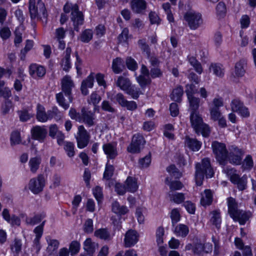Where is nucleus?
<instances>
[{"label":"nucleus","mask_w":256,"mask_h":256,"mask_svg":"<svg viewBox=\"0 0 256 256\" xmlns=\"http://www.w3.org/2000/svg\"><path fill=\"white\" fill-rule=\"evenodd\" d=\"M214 174L212 168L210 160L208 158H204L201 164H197L196 166L195 180L197 186H201L204 175L206 178H211Z\"/></svg>","instance_id":"nucleus-1"},{"label":"nucleus","mask_w":256,"mask_h":256,"mask_svg":"<svg viewBox=\"0 0 256 256\" xmlns=\"http://www.w3.org/2000/svg\"><path fill=\"white\" fill-rule=\"evenodd\" d=\"M227 202L228 212L230 217L234 221L238 222L240 224H244L248 220L250 214L239 210L236 200L232 198H228Z\"/></svg>","instance_id":"nucleus-2"},{"label":"nucleus","mask_w":256,"mask_h":256,"mask_svg":"<svg viewBox=\"0 0 256 256\" xmlns=\"http://www.w3.org/2000/svg\"><path fill=\"white\" fill-rule=\"evenodd\" d=\"M190 121L192 128L198 134H202L203 136H208L210 132L208 126L203 122L199 113L196 111L191 112Z\"/></svg>","instance_id":"nucleus-3"},{"label":"nucleus","mask_w":256,"mask_h":256,"mask_svg":"<svg viewBox=\"0 0 256 256\" xmlns=\"http://www.w3.org/2000/svg\"><path fill=\"white\" fill-rule=\"evenodd\" d=\"M223 172L226 174L231 182L237 186L239 190H242L246 189L248 180V177L246 174L240 178L235 169L229 167L224 168Z\"/></svg>","instance_id":"nucleus-4"},{"label":"nucleus","mask_w":256,"mask_h":256,"mask_svg":"<svg viewBox=\"0 0 256 256\" xmlns=\"http://www.w3.org/2000/svg\"><path fill=\"white\" fill-rule=\"evenodd\" d=\"M64 11L66 14L71 12V20L73 22L74 28L78 31V26L83 24L84 18L82 14L78 11V6L67 2L64 6Z\"/></svg>","instance_id":"nucleus-5"},{"label":"nucleus","mask_w":256,"mask_h":256,"mask_svg":"<svg viewBox=\"0 0 256 256\" xmlns=\"http://www.w3.org/2000/svg\"><path fill=\"white\" fill-rule=\"evenodd\" d=\"M184 18L188 22L190 28L192 30L197 29L202 23L201 14L192 10L186 12Z\"/></svg>","instance_id":"nucleus-6"},{"label":"nucleus","mask_w":256,"mask_h":256,"mask_svg":"<svg viewBox=\"0 0 256 256\" xmlns=\"http://www.w3.org/2000/svg\"><path fill=\"white\" fill-rule=\"evenodd\" d=\"M213 152L219 163L223 165L228 159V152L224 144L214 142L212 144Z\"/></svg>","instance_id":"nucleus-7"},{"label":"nucleus","mask_w":256,"mask_h":256,"mask_svg":"<svg viewBox=\"0 0 256 256\" xmlns=\"http://www.w3.org/2000/svg\"><path fill=\"white\" fill-rule=\"evenodd\" d=\"M46 180L42 174H39L36 177L31 178L28 184L29 190L34 194H38L42 192L45 186Z\"/></svg>","instance_id":"nucleus-8"},{"label":"nucleus","mask_w":256,"mask_h":256,"mask_svg":"<svg viewBox=\"0 0 256 256\" xmlns=\"http://www.w3.org/2000/svg\"><path fill=\"white\" fill-rule=\"evenodd\" d=\"M146 141L142 135L136 134L134 135L131 144L128 147V152L132 154L138 153L144 147Z\"/></svg>","instance_id":"nucleus-9"},{"label":"nucleus","mask_w":256,"mask_h":256,"mask_svg":"<svg viewBox=\"0 0 256 256\" xmlns=\"http://www.w3.org/2000/svg\"><path fill=\"white\" fill-rule=\"evenodd\" d=\"M77 146L79 148L86 147L90 141V136L82 126L78 128V132L76 136Z\"/></svg>","instance_id":"nucleus-10"},{"label":"nucleus","mask_w":256,"mask_h":256,"mask_svg":"<svg viewBox=\"0 0 256 256\" xmlns=\"http://www.w3.org/2000/svg\"><path fill=\"white\" fill-rule=\"evenodd\" d=\"M80 244L77 240L72 241L70 245L68 250L66 248H60L59 250L58 256H69V254L71 256H75L80 250Z\"/></svg>","instance_id":"nucleus-11"},{"label":"nucleus","mask_w":256,"mask_h":256,"mask_svg":"<svg viewBox=\"0 0 256 256\" xmlns=\"http://www.w3.org/2000/svg\"><path fill=\"white\" fill-rule=\"evenodd\" d=\"M45 10L44 4L40 0H30L29 10L32 18L38 16V10L44 13Z\"/></svg>","instance_id":"nucleus-12"},{"label":"nucleus","mask_w":256,"mask_h":256,"mask_svg":"<svg viewBox=\"0 0 256 256\" xmlns=\"http://www.w3.org/2000/svg\"><path fill=\"white\" fill-rule=\"evenodd\" d=\"M61 84L62 92H64L66 96L68 97L69 102H72L71 91L74 86L73 80L70 76L66 75L62 78Z\"/></svg>","instance_id":"nucleus-13"},{"label":"nucleus","mask_w":256,"mask_h":256,"mask_svg":"<svg viewBox=\"0 0 256 256\" xmlns=\"http://www.w3.org/2000/svg\"><path fill=\"white\" fill-rule=\"evenodd\" d=\"M98 246V243L92 241L90 238H87L83 243L84 252L81 254L80 256H93Z\"/></svg>","instance_id":"nucleus-14"},{"label":"nucleus","mask_w":256,"mask_h":256,"mask_svg":"<svg viewBox=\"0 0 256 256\" xmlns=\"http://www.w3.org/2000/svg\"><path fill=\"white\" fill-rule=\"evenodd\" d=\"M139 234L133 230H128L124 236V244L126 248L132 247L134 246L138 241Z\"/></svg>","instance_id":"nucleus-15"},{"label":"nucleus","mask_w":256,"mask_h":256,"mask_svg":"<svg viewBox=\"0 0 256 256\" xmlns=\"http://www.w3.org/2000/svg\"><path fill=\"white\" fill-rule=\"evenodd\" d=\"M47 130L45 126H36L31 129L32 138L40 142L44 140L47 136Z\"/></svg>","instance_id":"nucleus-16"},{"label":"nucleus","mask_w":256,"mask_h":256,"mask_svg":"<svg viewBox=\"0 0 256 256\" xmlns=\"http://www.w3.org/2000/svg\"><path fill=\"white\" fill-rule=\"evenodd\" d=\"M2 215L3 218L12 226H20V218L15 214H11L8 208L3 210Z\"/></svg>","instance_id":"nucleus-17"},{"label":"nucleus","mask_w":256,"mask_h":256,"mask_svg":"<svg viewBox=\"0 0 256 256\" xmlns=\"http://www.w3.org/2000/svg\"><path fill=\"white\" fill-rule=\"evenodd\" d=\"M246 62L242 59L237 62L234 65L232 75L234 77H242L246 73Z\"/></svg>","instance_id":"nucleus-18"},{"label":"nucleus","mask_w":256,"mask_h":256,"mask_svg":"<svg viewBox=\"0 0 256 256\" xmlns=\"http://www.w3.org/2000/svg\"><path fill=\"white\" fill-rule=\"evenodd\" d=\"M102 149L107 158L114 159L118 156L116 143H108L104 144Z\"/></svg>","instance_id":"nucleus-19"},{"label":"nucleus","mask_w":256,"mask_h":256,"mask_svg":"<svg viewBox=\"0 0 256 256\" xmlns=\"http://www.w3.org/2000/svg\"><path fill=\"white\" fill-rule=\"evenodd\" d=\"M29 72L31 76L37 78L43 76L46 74V70L40 65L33 64L29 67Z\"/></svg>","instance_id":"nucleus-20"},{"label":"nucleus","mask_w":256,"mask_h":256,"mask_svg":"<svg viewBox=\"0 0 256 256\" xmlns=\"http://www.w3.org/2000/svg\"><path fill=\"white\" fill-rule=\"evenodd\" d=\"M94 74L91 72L90 74L84 80L81 86V90L82 94L87 95L88 94V88H92L94 86Z\"/></svg>","instance_id":"nucleus-21"},{"label":"nucleus","mask_w":256,"mask_h":256,"mask_svg":"<svg viewBox=\"0 0 256 256\" xmlns=\"http://www.w3.org/2000/svg\"><path fill=\"white\" fill-rule=\"evenodd\" d=\"M242 156V151L238 148H234V152H230L228 156V158L230 163L238 165L241 162Z\"/></svg>","instance_id":"nucleus-22"},{"label":"nucleus","mask_w":256,"mask_h":256,"mask_svg":"<svg viewBox=\"0 0 256 256\" xmlns=\"http://www.w3.org/2000/svg\"><path fill=\"white\" fill-rule=\"evenodd\" d=\"M82 120L88 126H92L94 124L95 116L94 113L82 108Z\"/></svg>","instance_id":"nucleus-23"},{"label":"nucleus","mask_w":256,"mask_h":256,"mask_svg":"<svg viewBox=\"0 0 256 256\" xmlns=\"http://www.w3.org/2000/svg\"><path fill=\"white\" fill-rule=\"evenodd\" d=\"M213 194L210 190H206L201 194L200 204L206 206L210 205L212 201Z\"/></svg>","instance_id":"nucleus-24"},{"label":"nucleus","mask_w":256,"mask_h":256,"mask_svg":"<svg viewBox=\"0 0 256 256\" xmlns=\"http://www.w3.org/2000/svg\"><path fill=\"white\" fill-rule=\"evenodd\" d=\"M125 185L126 190L130 192H134L138 188L137 179L134 177H128L126 181Z\"/></svg>","instance_id":"nucleus-25"},{"label":"nucleus","mask_w":256,"mask_h":256,"mask_svg":"<svg viewBox=\"0 0 256 256\" xmlns=\"http://www.w3.org/2000/svg\"><path fill=\"white\" fill-rule=\"evenodd\" d=\"M131 7L134 12L141 13L146 8V2L144 0H132Z\"/></svg>","instance_id":"nucleus-26"},{"label":"nucleus","mask_w":256,"mask_h":256,"mask_svg":"<svg viewBox=\"0 0 256 256\" xmlns=\"http://www.w3.org/2000/svg\"><path fill=\"white\" fill-rule=\"evenodd\" d=\"M36 117L40 122H45L48 121L47 112H46L44 107L40 104L36 106Z\"/></svg>","instance_id":"nucleus-27"},{"label":"nucleus","mask_w":256,"mask_h":256,"mask_svg":"<svg viewBox=\"0 0 256 256\" xmlns=\"http://www.w3.org/2000/svg\"><path fill=\"white\" fill-rule=\"evenodd\" d=\"M72 50L70 48L68 47L66 50V54L64 58L62 59L61 66L64 70L68 72L72 67L70 62V55Z\"/></svg>","instance_id":"nucleus-28"},{"label":"nucleus","mask_w":256,"mask_h":256,"mask_svg":"<svg viewBox=\"0 0 256 256\" xmlns=\"http://www.w3.org/2000/svg\"><path fill=\"white\" fill-rule=\"evenodd\" d=\"M189 232L188 228L184 224L176 225L174 230V233L178 237L184 238Z\"/></svg>","instance_id":"nucleus-29"},{"label":"nucleus","mask_w":256,"mask_h":256,"mask_svg":"<svg viewBox=\"0 0 256 256\" xmlns=\"http://www.w3.org/2000/svg\"><path fill=\"white\" fill-rule=\"evenodd\" d=\"M42 160L39 156L31 158L28 162L30 170L32 173H36L38 170Z\"/></svg>","instance_id":"nucleus-30"},{"label":"nucleus","mask_w":256,"mask_h":256,"mask_svg":"<svg viewBox=\"0 0 256 256\" xmlns=\"http://www.w3.org/2000/svg\"><path fill=\"white\" fill-rule=\"evenodd\" d=\"M186 145L192 151H198L201 146L202 143L195 138L187 137L185 141Z\"/></svg>","instance_id":"nucleus-31"},{"label":"nucleus","mask_w":256,"mask_h":256,"mask_svg":"<svg viewBox=\"0 0 256 256\" xmlns=\"http://www.w3.org/2000/svg\"><path fill=\"white\" fill-rule=\"evenodd\" d=\"M112 211L118 216L126 214L128 212V208L124 206H120L118 202H114L112 204Z\"/></svg>","instance_id":"nucleus-32"},{"label":"nucleus","mask_w":256,"mask_h":256,"mask_svg":"<svg viewBox=\"0 0 256 256\" xmlns=\"http://www.w3.org/2000/svg\"><path fill=\"white\" fill-rule=\"evenodd\" d=\"M170 200L176 204H180L184 202L185 200V196L183 193L174 192H170L168 194Z\"/></svg>","instance_id":"nucleus-33"},{"label":"nucleus","mask_w":256,"mask_h":256,"mask_svg":"<svg viewBox=\"0 0 256 256\" xmlns=\"http://www.w3.org/2000/svg\"><path fill=\"white\" fill-rule=\"evenodd\" d=\"M183 94L184 90L182 86H178L172 90L170 97L172 100L180 102L182 100Z\"/></svg>","instance_id":"nucleus-34"},{"label":"nucleus","mask_w":256,"mask_h":256,"mask_svg":"<svg viewBox=\"0 0 256 256\" xmlns=\"http://www.w3.org/2000/svg\"><path fill=\"white\" fill-rule=\"evenodd\" d=\"M210 222L218 228H220L222 219L219 212L214 210L210 214Z\"/></svg>","instance_id":"nucleus-35"},{"label":"nucleus","mask_w":256,"mask_h":256,"mask_svg":"<svg viewBox=\"0 0 256 256\" xmlns=\"http://www.w3.org/2000/svg\"><path fill=\"white\" fill-rule=\"evenodd\" d=\"M129 31L127 28H124L118 36V43L124 46H128L129 38Z\"/></svg>","instance_id":"nucleus-36"},{"label":"nucleus","mask_w":256,"mask_h":256,"mask_svg":"<svg viewBox=\"0 0 256 256\" xmlns=\"http://www.w3.org/2000/svg\"><path fill=\"white\" fill-rule=\"evenodd\" d=\"M210 72L218 77H222L224 76V68L220 64H212L209 68Z\"/></svg>","instance_id":"nucleus-37"},{"label":"nucleus","mask_w":256,"mask_h":256,"mask_svg":"<svg viewBox=\"0 0 256 256\" xmlns=\"http://www.w3.org/2000/svg\"><path fill=\"white\" fill-rule=\"evenodd\" d=\"M22 139L20 133L18 130H14L10 136V144L11 146H14L22 143Z\"/></svg>","instance_id":"nucleus-38"},{"label":"nucleus","mask_w":256,"mask_h":256,"mask_svg":"<svg viewBox=\"0 0 256 256\" xmlns=\"http://www.w3.org/2000/svg\"><path fill=\"white\" fill-rule=\"evenodd\" d=\"M46 241L48 244L47 251L50 254H52L59 246V242L54 239H52L50 237L46 238Z\"/></svg>","instance_id":"nucleus-39"},{"label":"nucleus","mask_w":256,"mask_h":256,"mask_svg":"<svg viewBox=\"0 0 256 256\" xmlns=\"http://www.w3.org/2000/svg\"><path fill=\"white\" fill-rule=\"evenodd\" d=\"M130 84L131 83L128 78L122 76L118 78L116 82L117 86L124 92L128 90Z\"/></svg>","instance_id":"nucleus-40"},{"label":"nucleus","mask_w":256,"mask_h":256,"mask_svg":"<svg viewBox=\"0 0 256 256\" xmlns=\"http://www.w3.org/2000/svg\"><path fill=\"white\" fill-rule=\"evenodd\" d=\"M123 68V60L120 58H116L113 60L112 62V69L115 74H119L122 71Z\"/></svg>","instance_id":"nucleus-41"},{"label":"nucleus","mask_w":256,"mask_h":256,"mask_svg":"<svg viewBox=\"0 0 256 256\" xmlns=\"http://www.w3.org/2000/svg\"><path fill=\"white\" fill-rule=\"evenodd\" d=\"M188 62L194 67L195 70L199 74H201L203 71L200 64L196 60L195 57L189 56L188 57Z\"/></svg>","instance_id":"nucleus-42"},{"label":"nucleus","mask_w":256,"mask_h":256,"mask_svg":"<svg viewBox=\"0 0 256 256\" xmlns=\"http://www.w3.org/2000/svg\"><path fill=\"white\" fill-rule=\"evenodd\" d=\"M231 110L238 112L244 106L243 103L238 98L233 99L230 104Z\"/></svg>","instance_id":"nucleus-43"},{"label":"nucleus","mask_w":256,"mask_h":256,"mask_svg":"<svg viewBox=\"0 0 256 256\" xmlns=\"http://www.w3.org/2000/svg\"><path fill=\"white\" fill-rule=\"evenodd\" d=\"M64 148L69 157H73L74 156V145L72 142H64Z\"/></svg>","instance_id":"nucleus-44"},{"label":"nucleus","mask_w":256,"mask_h":256,"mask_svg":"<svg viewBox=\"0 0 256 256\" xmlns=\"http://www.w3.org/2000/svg\"><path fill=\"white\" fill-rule=\"evenodd\" d=\"M94 236L100 239L109 240L111 238L110 233L106 229L100 228L95 231Z\"/></svg>","instance_id":"nucleus-45"},{"label":"nucleus","mask_w":256,"mask_h":256,"mask_svg":"<svg viewBox=\"0 0 256 256\" xmlns=\"http://www.w3.org/2000/svg\"><path fill=\"white\" fill-rule=\"evenodd\" d=\"M212 249V245L209 243H206L204 245L200 244L196 245L194 251L196 253H200L202 251L208 253L211 252Z\"/></svg>","instance_id":"nucleus-46"},{"label":"nucleus","mask_w":256,"mask_h":256,"mask_svg":"<svg viewBox=\"0 0 256 256\" xmlns=\"http://www.w3.org/2000/svg\"><path fill=\"white\" fill-rule=\"evenodd\" d=\"M125 92L134 99H137L140 94L139 88L134 85H132V84H130V86Z\"/></svg>","instance_id":"nucleus-47"},{"label":"nucleus","mask_w":256,"mask_h":256,"mask_svg":"<svg viewBox=\"0 0 256 256\" xmlns=\"http://www.w3.org/2000/svg\"><path fill=\"white\" fill-rule=\"evenodd\" d=\"M187 97L190 108L192 110V112L196 111L199 107L200 99L194 97V96H190Z\"/></svg>","instance_id":"nucleus-48"},{"label":"nucleus","mask_w":256,"mask_h":256,"mask_svg":"<svg viewBox=\"0 0 256 256\" xmlns=\"http://www.w3.org/2000/svg\"><path fill=\"white\" fill-rule=\"evenodd\" d=\"M93 32L91 30H84L80 36V40L84 42H88L92 38Z\"/></svg>","instance_id":"nucleus-49"},{"label":"nucleus","mask_w":256,"mask_h":256,"mask_svg":"<svg viewBox=\"0 0 256 256\" xmlns=\"http://www.w3.org/2000/svg\"><path fill=\"white\" fill-rule=\"evenodd\" d=\"M138 44L142 53L144 54L148 58H149L150 54V48L149 46L146 44V40H139Z\"/></svg>","instance_id":"nucleus-50"},{"label":"nucleus","mask_w":256,"mask_h":256,"mask_svg":"<svg viewBox=\"0 0 256 256\" xmlns=\"http://www.w3.org/2000/svg\"><path fill=\"white\" fill-rule=\"evenodd\" d=\"M174 126L171 124H167L164 127V136L170 140L174 138Z\"/></svg>","instance_id":"nucleus-51"},{"label":"nucleus","mask_w":256,"mask_h":256,"mask_svg":"<svg viewBox=\"0 0 256 256\" xmlns=\"http://www.w3.org/2000/svg\"><path fill=\"white\" fill-rule=\"evenodd\" d=\"M44 217V214H38L32 218H28L26 219V222L28 224L34 225L40 222Z\"/></svg>","instance_id":"nucleus-52"},{"label":"nucleus","mask_w":256,"mask_h":256,"mask_svg":"<svg viewBox=\"0 0 256 256\" xmlns=\"http://www.w3.org/2000/svg\"><path fill=\"white\" fill-rule=\"evenodd\" d=\"M210 119L214 121H216L222 115L220 109L216 107H210Z\"/></svg>","instance_id":"nucleus-53"},{"label":"nucleus","mask_w":256,"mask_h":256,"mask_svg":"<svg viewBox=\"0 0 256 256\" xmlns=\"http://www.w3.org/2000/svg\"><path fill=\"white\" fill-rule=\"evenodd\" d=\"M24 30V26L22 24H20L16 30L15 31V38L14 44L16 46L19 44L22 41V32Z\"/></svg>","instance_id":"nucleus-54"},{"label":"nucleus","mask_w":256,"mask_h":256,"mask_svg":"<svg viewBox=\"0 0 256 256\" xmlns=\"http://www.w3.org/2000/svg\"><path fill=\"white\" fill-rule=\"evenodd\" d=\"M5 82L3 80H0V96L4 98H9L11 96L12 93L10 90L6 87L3 88Z\"/></svg>","instance_id":"nucleus-55"},{"label":"nucleus","mask_w":256,"mask_h":256,"mask_svg":"<svg viewBox=\"0 0 256 256\" xmlns=\"http://www.w3.org/2000/svg\"><path fill=\"white\" fill-rule=\"evenodd\" d=\"M170 216L172 224L178 222L180 219V210L178 208H173L170 212Z\"/></svg>","instance_id":"nucleus-56"},{"label":"nucleus","mask_w":256,"mask_h":256,"mask_svg":"<svg viewBox=\"0 0 256 256\" xmlns=\"http://www.w3.org/2000/svg\"><path fill=\"white\" fill-rule=\"evenodd\" d=\"M146 212V208H136V216L139 224H143L144 222V214Z\"/></svg>","instance_id":"nucleus-57"},{"label":"nucleus","mask_w":256,"mask_h":256,"mask_svg":"<svg viewBox=\"0 0 256 256\" xmlns=\"http://www.w3.org/2000/svg\"><path fill=\"white\" fill-rule=\"evenodd\" d=\"M164 230L163 227H158L156 230V241L158 244L160 245L163 243L164 238Z\"/></svg>","instance_id":"nucleus-58"},{"label":"nucleus","mask_w":256,"mask_h":256,"mask_svg":"<svg viewBox=\"0 0 256 256\" xmlns=\"http://www.w3.org/2000/svg\"><path fill=\"white\" fill-rule=\"evenodd\" d=\"M56 99L59 105L64 110H67L69 106L68 103L65 102L64 98L62 92H60L56 94Z\"/></svg>","instance_id":"nucleus-59"},{"label":"nucleus","mask_w":256,"mask_h":256,"mask_svg":"<svg viewBox=\"0 0 256 256\" xmlns=\"http://www.w3.org/2000/svg\"><path fill=\"white\" fill-rule=\"evenodd\" d=\"M136 80L138 82L142 88L146 86L150 82V79L149 76L146 77V76L144 75H140L136 78Z\"/></svg>","instance_id":"nucleus-60"},{"label":"nucleus","mask_w":256,"mask_h":256,"mask_svg":"<svg viewBox=\"0 0 256 256\" xmlns=\"http://www.w3.org/2000/svg\"><path fill=\"white\" fill-rule=\"evenodd\" d=\"M167 171L174 178H180L182 174L180 172L174 165L170 166L167 168Z\"/></svg>","instance_id":"nucleus-61"},{"label":"nucleus","mask_w":256,"mask_h":256,"mask_svg":"<svg viewBox=\"0 0 256 256\" xmlns=\"http://www.w3.org/2000/svg\"><path fill=\"white\" fill-rule=\"evenodd\" d=\"M150 163L151 154L150 153L139 160V164L142 168H147L150 166Z\"/></svg>","instance_id":"nucleus-62"},{"label":"nucleus","mask_w":256,"mask_h":256,"mask_svg":"<svg viewBox=\"0 0 256 256\" xmlns=\"http://www.w3.org/2000/svg\"><path fill=\"white\" fill-rule=\"evenodd\" d=\"M18 114L20 120L22 122L27 121L34 116L32 112L24 110L19 112Z\"/></svg>","instance_id":"nucleus-63"},{"label":"nucleus","mask_w":256,"mask_h":256,"mask_svg":"<svg viewBox=\"0 0 256 256\" xmlns=\"http://www.w3.org/2000/svg\"><path fill=\"white\" fill-rule=\"evenodd\" d=\"M170 188L172 190H180L184 186L183 184L180 181L175 180L171 182H166Z\"/></svg>","instance_id":"nucleus-64"}]
</instances>
